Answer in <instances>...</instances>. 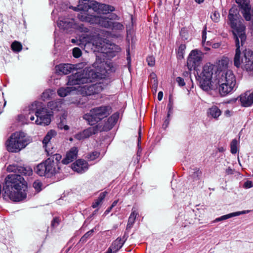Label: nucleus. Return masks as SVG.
<instances>
[{"instance_id":"obj_1","label":"nucleus","mask_w":253,"mask_h":253,"mask_svg":"<svg viewBox=\"0 0 253 253\" xmlns=\"http://www.w3.org/2000/svg\"><path fill=\"white\" fill-rule=\"evenodd\" d=\"M233 9L229 11L228 19L231 27L233 29V34L235 43V54L234 58V64L237 68L241 67L247 71L253 70V51L250 49H244L247 36L245 33V25L239 22L235 18L236 13H232Z\"/></svg>"},{"instance_id":"obj_2","label":"nucleus","mask_w":253,"mask_h":253,"mask_svg":"<svg viewBox=\"0 0 253 253\" xmlns=\"http://www.w3.org/2000/svg\"><path fill=\"white\" fill-rule=\"evenodd\" d=\"M8 172L14 173L8 174L5 178L3 186V198L14 202L22 201L26 197L24 178L21 175H30L33 171L30 168H25L16 165H9L7 168Z\"/></svg>"},{"instance_id":"obj_3","label":"nucleus","mask_w":253,"mask_h":253,"mask_svg":"<svg viewBox=\"0 0 253 253\" xmlns=\"http://www.w3.org/2000/svg\"><path fill=\"white\" fill-rule=\"evenodd\" d=\"M106 66L107 63L104 60H102L97 56L96 61L92 65L94 69L85 68L68 76L67 84L72 86L94 82L95 79L101 78V75L107 70Z\"/></svg>"},{"instance_id":"obj_4","label":"nucleus","mask_w":253,"mask_h":253,"mask_svg":"<svg viewBox=\"0 0 253 253\" xmlns=\"http://www.w3.org/2000/svg\"><path fill=\"white\" fill-rule=\"evenodd\" d=\"M215 77L211 90L218 88L219 93L221 96H225L232 91L236 84V80L232 71H220Z\"/></svg>"},{"instance_id":"obj_5","label":"nucleus","mask_w":253,"mask_h":253,"mask_svg":"<svg viewBox=\"0 0 253 253\" xmlns=\"http://www.w3.org/2000/svg\"><path fill=\"white\" fill-rule=\"evenodd\" d=\"M50 155L49 158L35 168V171L39 175L49 177L59 172L60 168L59 164L62 159L61 155L57 153L53 154V152Z\"/></svg>"},{"instance_id":"obj_6","label":"nucleus","mask_w":253,"mask_h":253,"mask_svg":"<svg viewBox=\"0 0 253 253\" xmlns=\"http://www.w3.org/2000/svg\"><path fill=\"white\" fill-rule=\"evenodd\" d=\"M221 70L217 69L216 66L211 63H207L203 68L202 73L199 76L200 87L204 90L209 91L213 84L215 76Z\"/></svg>"},{"instance_id":"obj_7","label":"nucleus","mask_w":253,"mask_h":253,"mask_svg":"<svg viewBox=\"0 0 253 253\" xmlns=\"http://www.w3.org/2000/svg\"><path fill=\"white\" fill-rule=\"evenodd\" d=\"M30 142V139L24 132H15L11 135L5 144L8 152L16 153L24 148Z\"/></svg>"},{"instance_id":"obj_8","label":"nucleus","mask_w":253,"mask_h":253,"mask_svg":"<svg viewBox=\"0 0 253 253\" xmlns=\"http://www.w3.org/2000/svg\"><path fill=\"white\" fill-rule=\"evenodd\" d=\"M112 113L109 106H101L91 109L89 113L84 115V119L91 126L108 117Z\"/></svg>"},{"instance_id":"obj_9","label":"nucleus","mask_w":253,"mask_h":253,"mask_svg":"<svg viewBox=\"0 0 253 253\" xmlns=\"http://www.w3.org/2000/svg\"><path fill=\"white\" fill-rule=\"evenodd\" d=\"M118 16L116 14L110 15L108 17L101 16L99 15H88L80 14L79 19L82 21H85L90 24H98L100 26L110 29L112 25V20L117 19Z\"/></svg>"},{"instance_id":"obj_10","label":"nucleus","mask_w":253,"mask_h":253,"mask_svg":"<svg viewBox=\"0 0 253 253\" xmlns=\"http://www.w3.org/2000/svg\"><path fill=\"white\" fill-rule=\"evenodd\" d=\"M32 107L29 109V113L27 114L26 117L27 120L34 121L35 120V116L37 119L35 121V123L37 125L47 126L48 125L51 121L50 112L48 111L46 108H42L40 109L37 110L36 111L34 110L33 107L34 105H32Z\"/></svg>"},{"instance_id":"obj_11","label":"nucleus","mask_w":253,"mask_h":253,"mask_svg":"<svg viewBox=\"0 0 253 253\" xmlns=\"http://www.w3.org/2000/svg\"><path fill=\"white\" fill-rule=\"evenodd\" d=\"M101 3L96 1H89L87 0H79V4L77 7H74L75 10L81 11L78 14V17L79 18L80 14L88 15H93L90 14L91 11L93 10L97 13H100V5Z\"/></svg>"},{"instance_id":"obj_12","label":"nucleus","mask_w":253,"mask_h":253,"mask_svg":"<svg viewBox=\"0 0 253 253\" xmlns=\"http://www.w3.org/2000/svg\"><path fill=\"white\" fill-rule=\"evenodd\" d=\"M100 51L105 54L108 58L114 57L116 54L121 51V48L117 45L111 43H100L98 45Z\"/></svg>"},{"instance_id":"obj_13","label":"nucleus","mask_w":253,"mask_h":253,"mask_svg":"<svg viewBox=\"0 0 253 253\" xmlns=\"http://www.w3.org/2000/svg\"><path fill=\"white\" fill-rule=\"evenodd\" d=\"M241 8V13L247 21H253V8H251L250 0H236Z\"/></svg>"},{"instance_id":"obj_14","label":"nucleus","mask_w":253,"mask_h":253,"mask_svg":"<svg viewBox=\"0 0 253 253\" xmlns=\"http://www.w3.org/2000/svg\"><path fill=\"white\" fill-rule=\"evenodd\" d=\"M201 52H199L197 50H193L189 54L187 59V66L190 70L198 66L201 61L202 56Z\"/></svg>"},{"instance_id":"obj_15","label":"nucleus","mask_w":253,"mask_h":253,"mask_svg":"<svg viewBox=\"0 0 253 253\" xmlns=\"http://www.w3.org/2000/svg\"><path fill=\"white\" fill-rule=\"evenodd\" d=\"M99 131L98 126H93L84 129V130L76 133L74 135L75 139L78 140H83L95 134Z\"/></svg>"},{"instance_id":"obj_16","label":"nucleus","mask_w":253,"mask_h":253,"mask_svg":"<svg viewBox=\"0 0 253 253\" xmlns=\"http://www.w3.org/2000/svg\"><path fill=\"white\" fill-rule=\"evenodd\" d=\"M82 63L78 65L71 64H61L55 67L56 72L59 74L67 75L75 69L82 68Z\"/></svg>"},{"instance_id":"obj_17","label":"nucleus","mask_w":253,"mask_h":253,"mask_svg":"<svg viewBox=\"0 0 253 253\" xmlns=\"http://www.w3.org/2000/svg\"><path fill=\"white\" fill-rule=\"evenodd\" d=\"M103 88L100 84H95L89 86L85 85L81 88V92L83 95H91L98 93L102 91Z\"/></svg>"},{"instance_id":"obj_18","label":"nucleus","mask_w":253,"mask_h":253,"mask_svg":"<svg viewBox=\"0 0 253 253\" xmlns=\"http://www.w3.org/2000/svg\"><path fill=\"white\" fill-rule=\"evenodd\" d=\"M57 25L59 28L64 30H68L69 28L77 27L73 18L68 17H61L57 22Z\"/></svg>"},{"instance_id":"obj_19","label":"nucleus","mask_w":253,"mask_h":253,"mask_svg":"<svg viewBox=\"0 0 253 253\" xmlns=\"http://www.w3.org/2000/svg\"><path fill=\"white\" fill-rule=\"evenodd\" d=\"M119 115L115 113L109 117L107 121L105 123L104 126L101 127V126L97 125L99 128V131H108L110 130L115 124L117 123Z\"/></svg>"},{"instance_id":"obj_20","label":"nucleus","mask_w":253,"mask_h":253,"mask_svg":"<svg viewBox=\"0 0 253 253\" xmlns=\"http://www.w3.org/2000/svg\"><path fill=\"white\" fill-rule=\"evenodd\" d=\"M88 165L87 163L81 159L77 160L72 164V169L78 173H82L88 169Z\"/></svg>"},{"instance_id":"obj_21","label":"nucleus","mask_w":253,"mask_h":253,"mask_svg":"<svg viewBox=\"0 0 253 253\" xmlns=\"http://www.w3.org/2000/svg\"><path fill=\"white\" fill-rule=\"evenodd\" d=\"M241 104L244 107H248L253 104V91L246 92L240 96Z\"/></svg>"},{"instance_id":"obj_22","label":"nucleus","mask_w":253,"mask_h":253,"mask_svg":"<svg viewBox=\"0 0 253 253\" xmlns=\"http://www.w3.org/2000/svg\"><path fill=\"white\" fill-rule=\"evenodd\" d=\"M78 149L77 147H74L67 153L66 157L63 159L62 162L64 164H68L77 159Z\"/></svg>"},{"instance_id":"obj_23","label":"nucleus","mask_w":253,"mask_h":253,"mask_svg":"<svg viewBox=\"0 0 253 253\" xmlns=\"http://www.w3.org/2000/svg\"><path fill=\"white\" fill-rule=\"evenodd\" d=\"M56 135V132L54 130H51L47 132L42 140L43 146L48 155L52 154L53 152L49 150V142L50 139Z\"/></svg>"},{"instance_id":"obj_24","label":"nucleus","mask_w":253,"mask_h":253,"mask_svg":"<svg viewBox=\"0 0 253 253\" xmlns=\"http://www.w3.org/2000/svg\"><path fill=\"white\" fill-rule=\"evenodd\" d=\"M222 111L216 106L213 105L207 111L208 116L217 120L221 115Z\"/></svg>"},{"instance_id":"obj_25","label":"nucleus","mask_w":253,"mask_h":253,"mask_svg":"<svg viewBox=\"0 0 253 253\" xmlns=\"http://www.w3.org/2000/svg\"><path fill=\"white\" fill-rule=\"evenodd\" d=\"M249 212V211H237V212H234L230 213H229L228 214L224 215H222V216H220L219 217L216 218L213 221V222H216L222 221V220H226L227 219H228V218H231V217H234V216H239V215H240L241 214H244L247 213Z\"/></svg>"},{"instance_id":"obj_26","label":"nucleus","mask_w":253,"mask_h":253,"mask_svg":"<svg viewBox=\"0 0 253 253\" xmlns=\"http://www.w3.org/2000/svg\"><path fill=\"white\" fill-rule=\"evenodd\" d=\"M126 240L125 237L123 238H118L113 242L110 248H112V251L116 253L122 247Z\"/></svg>"},{"instance_id":"obj_27","label":"nucleus","mask_w":253,"mask_h":253,"mask_svg":"<svg viewBox=\"0 0 253 253\" xmlns=\"http://www.w3.org/2000/svg\"><path fill=\"white\" fill-rule=\"evenodd\" d=\"M138 214V213L137 211L134 208H132V212L128 218L126 229L131 228L132 227Z\"/></svg>"},{"instance_id":"obj_28","label":"nucleus","mask_w":253,"mask_h":253,"mask_svg":"<svg viewBox=\"0 0 253 253\" xmlns=\"http://www.w3.org/2000/svg\"><path fill=\"white\" fill-rule=\"evenodd\" d=\"M75 90V87H61L60 88L58 91V94L61 97H65L70 93Z\"/></svg>"},{"instance_id":"obj_29","label":"nucleus","mask_w":253,"mask_h":253,"mask_svg":"<svg viewBox=\"0 0 253 253\" xmlns=\"http://www.w3.org/2000/svg\"><path fill=\"white\" fill-rule=\"evenodd\" d=\"M107 194V192L106 191L101 193L99 194L98 198L96 200H95L94 202L92 203V207L93 208H96L99 205H100L102 203L103 200L104 199Z\"/></svg>"},{"instance_id":"obj_30","label":"nucleus","mask_w":253,"mask_h":253,"mask_svg":"<svg viewBox=\"0 0 253 253\" xmlns=\"http://www.w3.org/2000/svg\"><path fill=\"white\" fill-rule=\"evenodd\" d=\"M100 7V13L106 14L115 10V8L113 6L108 4L101 3Z\"/></svg>"},{"instance_id":"obj_31","label":"nucleus","mask_w":253,"mask_h":253,"mask_svg":"<svg viewBox=\"0 0 253 253\" xmlns=\"http://www.w3.org/2000/svg\"><path fill=\"white\" fill-rule=\"evenodd\" d=\"M112 30L121 32L124 30V26L119 22H113L111 28Z\"/></svg>"},{"instance_id":"obj_32","label":"nucleus","mask_w":253,"mask_h":253,"mask_svg":"<svg viewBox=\"0 0 253 253\" xmlns=\"http://www.w3.org/2000/svg\"><path fill=\"white\" fill-rule=\"evenodd\" d=\"M186 49L185 44H181L179 45L177 51V57L179 59H183L184 58V54Z\"/></svg>"},{"instance_id":"obj_33","label":"nucleus","mask_w":253,"mask_h":253,"mask_svg":"<svg viewBox=\"0 0 253 253\" xmlns=\"http://www.w3.org/2000/svg\"><path fill=\"white\" fill-rule=\"evenodd\" d=\"M168 112L167 117L169 118L170 116L173 113V101L171 96L169 97V103L167 106Z\"/></svg>"},{"instance_id":"obj_34","label":"nucleus","mask_w":253,"mask_h":253,"mask_svg":"<svg viewBox=\"0 0 253 253\" xmlns=\"http://www.w3.org/2000/svg\"><path fill=\"white\" fill-rule=\"evenodd\" d=\"M238 142L234 139L232 140L230 144L231 153L233 154H236L238 151Z\"/></svg>"},{"instance_id":"obj_35","label":"nucleus","mask_w":253,"mask_h":253,"mask_svg":"<svg viewBox=\"0 0 253 253\" xmlns=\"http://www.w3.org/2000/svg\"><path fill=\"white\" fill-rule=\"evenodd\" d=\"M11 49L14 52H19L22 50V46L20 42L14 41L11 45Z\"/></svg>"},{"instance_id":"obj_36","label":"nucleus","mask_w":253,"mask_h":253,"mask_svg":"<svg viewBox=\"0 0 253 253\" xmlns=\"http://www.w3.org/2000/svg\"><path fill=\"white\" fill-rule=\"evenodd\" d=\"M61 103L59 102L53 101L48 102V106L51 110H59L58 108L60 107Z\"/></svg>"},{"instance_id":"obj_37","label":"nucleus","mask_w":253,"mask_h":253,"mask_svg":"<svg viewBox=\"0 0 253 253\" xmlns=\"http://www.w3.org/2000/svg\"><path fill=\"white\" fill-rule=\"evenodd\" d=\"M99 155V152L97 151H93L88 154L86 157L89 161H93L98 158Z\"/></svg>"},{"instance_id":"obj_38","label":"nucleus","mask_w":253,"mask_h":253,"mask_svg":"<svg viewBox=\"0 0 253 253\" xmlns=\"http://www.w3.org/2000/svg\"><path fill=\"white\" fill-rule=\"evenodd\" d=\"M54 94V91L48 89L44 91L42 95V98L43 100L49 99Z\"/></svg>"},{"instance_id":"obj_39","label":"nucleus","mask_w":253,"mask_h":253,"mask_svg":"<svg viewBox=\"0 0 253 253\" xmlns=\"http://www.w3.org/2000/svg\"><path fill=\"white\" fill-rule=\"evenodd\" d=\"M94 229H92L86 232L80 239V242H85L87 239L93 235Z\"/></svg>"},{"instance_id":"obj_40","label":"nucleus","mask_w":253,"mask_h":253,"mask_svg":"<svg viewBox=\"0 0 253 253\" xmlns=\"http://www.w3.org/2000/svg\"><path fill=\"white\" fill-rule=\"evenodd\" d=\"M77 27H74V29H77L81 32L87 33L88 29L86 27H84L83 24H76Z\"/></svg>"},{"instance_id":"obj_41","label":"nucleus","mask_w":253,"mask_h":253,"mask_svg":"<svg viewBox=\"0 0 253 253\" xmlns=\"http://www.w3.org/2000/svg\"><path fill=\"white\" fill-rule=\"evenodd\" d=\"M211 18L214 22H218L220 19V14L218 12L214 11L211 14Z\"/></svg>"},{"instance_id":"obj_42","label":"nucleus","mask_w":253,"mask_h":253,"mask_svg":"<svg viewBox=\"0 0 253 253\" xmlns=\"http://www.w3.org/2000/svg\"><path fill=\"white\" fill-rule=\"evenodd\" d=\"M82 54L81 50L78 47H75L73 50V55L76 58L79 57Z\"/></svg>"},{"instance_id":"obj_43","label":"nucleus","mask_w":253,"mask_h":253,"mask_svg":"<svg viewBox=\"0 0 253 253\" xmlns=\"http://www.w3.org/2000/svg\"><path fill=\"white\" fill-rule=\"evenodd\" d=\"M33 187L37 191H40L41 190L42 183L37 180L35 181L33 184Z\"/></svg>"},{"instance_id":"obj_44","label":"nucleus","mask_w":253,"mask_h":253,"mask_svg":"<svg viewBox=\"0 0 253 253\" xmlns=\"http://www.w3.org/2000/svg\"><path fill=\"white\" fill-rule=\"evenodd\" d=\"M58 127L61 129H64L65 130H67L69 129V126L65 125L63 121H61L58 124Z\"/></svg>"},{"instance_id":"obj_45","label":"nucleus","mask_w":253,"mask_h":253,"mask_svg":"<svg viewBox=\"0 0 253 253\" xmlns=\"http://www.w3.org/2000/svg\"><path fill=\"white\" fill-rule=\"evenodd\" d=\"M146 60L149 66H153L155 65V58L153 56L148 57Z\"/></svg>"},{"instance_id":"obj_46","label":"nucleus","mask_w":253,"mask_h":253,"mask_svg":"<svg viewBox=\"0 0 253 253\" xmlns=\"http://www.w3.org/2000/svg\"><path fill=\"white\" fill-rule=\"evenodd\" d=\"M201 174H202V172L201 171H200L199 169H195V171L194 172H193L192 175H193V178H197L199 179L200 178V177L201 176Z\"/></svg>"},{"instance_id":"obj_47","label":"nucleus","mask_w":253,"mask_h":253,"mask_svg":"<svg viewBox=\"0 0 253 253\" xmlns=\"http://www.w3.org/2000/svg\"><path fill=\"white\" fill-rule=\"evenodd\" d=\"M150 83L152 84V88L154 90L155 92L157 91V88L158 87V81L157 80H151Z\"/></svg>"},{"instance_id":"obj_48","label":"nucleus","mask_w":253,"mask_h":253,"mask_svg":"<svg viewBox=\"0 0 253 253\" xmlns=\"http://www.w3.org/2000/svg\"><path fill=\"white\" fill-rule=\"evenodd\" d=\"M176 81L177 82V83L179 86H183L185 85V82H184L183 79H182L181 77H177Z\"/></svg>"},{"instance_id":"obj_49","label":"nucleus","mask_w":253,"mask_h":253,"mask_svg":"<svg viewBox=\"0 0 253 253\" xmlns=\"http://www.w3.org/2000/svg\"><path fill=\"white\" fill-rule=\"evenodd\" d=\"M228 63V59L224 58L219 61V65H222L223 67H226Z\"/></svg>"},{"instance_id":"obj_50","label":"nucleus","mask_w":253,"mask_h":253,"mask_svg":"<svg viewBox=\"0 0 253 253\" xmlns=\"http://www.w3.org/2000/svg\"><path fill=\"white\" fill-rule=\"evenodd\" d=\"M244 186L246 188H251L253 187L252 182L251 181H248L244 183Z\"/></svg>"},{"instance_id":"obj_51","label":"nucleus","mask_w":253,"mask_h":253,"mask_svg":"<svg viewBox=\"0 0 253 253\" xmlns=\"http://www.w3.org/2000/svg\"><path fill=\"white\" fill-rule=\"evenodd\" d=\"M58 224V219L57 218H55L53 219V221L51 223V225L52 226H56Z\"/></svg>"},{"instance_id":"obj_52","label":"nucleus","mask_w":253,"mask_h":253,"mask_svg":"<svg viewBox=\"0 0 253 253\" xmlns=\"http://www.w3.org/2000/svg\"><path fill=\"white\" fill-rule=\"evenodd\" d=\"M226 173L228 175L232 174L233 173V170L230 167L226 169Z\"/></svg>"},{"instance_id":"obj_53","label":"nucleus","mask_w":253,"mask_h":253,"mask_svg":"<svg viewBox=\"0 0 253 253\" xmlns=\"http://www.w3.org/2000/svg\"><path fill=\"white\" fill-rule=\"evenodd\" d=\"M150 81L154 80H157V77L156 75L154 73H151L150 75Z\"/></svg>"},{"instance_id":"obj_54","label":"nucleus","mask_w":253,"mask_h":253,"mask_svg":"<svg viewBox=\"0 0 253 253\" xmlns=\"http://www.w3.org/2000/svg\"><path fill=\"white\" fill-rule=\"evenodd\" d=\"M169 118L167 117V118L165 120V121L164 122V124H163V127L165 126V127H167L169 124Z\"/></svg>"},{"instance_id":"obj_55","label":"nucleus","mask_w":253,"mask_h":253,"mask_svg":"<svg viewBox=\"0 0 253 253\" xmlns=\"http://www.w3.org/2000/svg\"><path fill=\"white\" fill-rule=\"evenodd\" d=\"M163 97V93L162 91H159L158 94V99L159 101H161Z\"/></svg>"},{"instance_id":"obj_56","label":"nucleus","mask_w":253,"mask_h":253,"mask_svg":"<svg viewBox=\"0 0 253 253\" xmlns=\"http://www.w3.org/2000/svg\"><path fill=\"white\" fill-rule=\"evenodd\" d=\"M127 58H126V59H127V62H128V64H130V55H129V50L128 49L127 50Z\"/></svg>"},{"instance_id":"obj_57","label":"nucleus","mask_w":253,"mask_h":253,"mask_svg":"<svg viewBox=\"0 0 253 253\" xmlns=\"http://www.w3.org/2000/svg\"><path fill=\"white\" fill-rule=\"evenodd\" d=\"M141 135V128L140 127L138 130V142L140 141V138Z\"/></svg>"},{"instance_id":"obj_58","label":"nucleus","mask_w":253,"mask_h":253,"mask_svg":"<svg viewBox=\"0 0 253 253\" xmlns=\"http://www.w3.org/2000/svg\"><path fill=\"white\" fill-rule=\"evenodd\" d=\"M118 200L114 201L113 202V203H112V204L111 206L110 207V209H112L113 207H114L115 206H116V205H117V203H118Z\"/></svg>"},{"instance_id":"obj_59","label":"nucleus","mask_w":253,"mask_h":253,"mask_svg":"<svg viewBox=\"0 0 253 253\" xmlns=\"http://www.w3.org/2000/svg\"><path fill=\"white\" fill-rule=\"evenodd\" d=\"M206 39V32L205 31L203 32V35H202V40L203 41H205Z\"/></svg>"},{"instance_id":"obj_60","label":"nucleus","mask_w":253,"mask_h":253,"mask_svg":"<svg viewBox=\"0 0 253 253\" xmlns=\"http://www.w3.org/2000/svg\"><path fill=\"white\" fill-rule=\"evenodd\" d=\"M112 209H110V207L108 208L104 212V214H108L111 210Z\"/></svg>"},{"instance_id":"obj_61","label":"nucleus","mask_w":253,"mask_h":253,"mask_svg":"<svg viewBox=\"0 0 253 253\" xmlns=\"http://www.w3.org/2000/svg\"><path fill=\"white\" fill-rule=\"evenodd\" d=\"M195 1L198 3H202L204 0H195Z\"/></svg>"},{"instance_id":"obj_62","label":"nucleus","mask_w":253,"mask_h":253,"mask_svg":"<svg viewBox=\"0 0 253 253\" xmlns=\"http://www.w3.org/2000/svg\"><path fill=\"white\" fill-rule=\"evenodd\" d=\"M185 34V32H183L182 31H181V32H180V35H181V36L182 37H183V36H183V34Z\"/></svg>"},{"instance_id":"obj_63","label":"nucleus","mask_w":253,"mask_h":253,"mask_svg":"<svg viewBox=\"0 0 253 253\" xmlns=\"http://www.w3.org/2000/svg\"><path fill=\"white\" fill-rule=\"evenodd\" d=\"M71 42L73 43H75L76 42V40L75 39H72Z\"/></svg>"},{"instance_id":"obj_64","label":"nucleus","mask_w":253,"mask_h":253,"mask_svg":"<svg viewBox=\"0 0 253 253\" xmlns=\"http://www.w3.org/2000/svg\"><path fill=\"white\" fill-rule=\"evenodd\" d=\"M69 140L72 141L73 140V138L72 137H71L69 138Z\"/></svg>"}]
</instances>
